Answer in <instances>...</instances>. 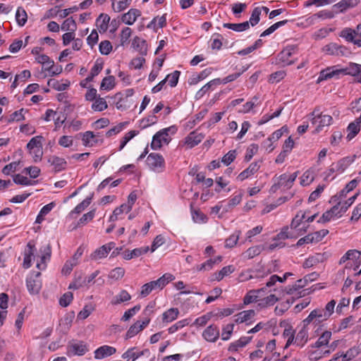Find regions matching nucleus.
<instances>
[{"instance_id":"nucleus-58","label":"nucleus","mask_w":361,"mask_h":361,"mask_svg":"<svg viewBox=\"0 0 361 361\" xmlns=\"http://www.w3.org/2000/svg\"><path fill=\"white\" fill-rule=\"evenodd\" d=\"M180 72L178 71H175L172 73L169 74L165 79H166V81H169V84L171 87H175L176 86L178 78L180 76Z\"/></svg>"},{"instance_id":"nucleus-7","label":"nucleus","mask_w":361,"mask_h":361,"mask_svg":"<svg viewBox=\"0 0 361 361\" xmlns=\"http://www.w3.org/2000/svg\"><path fill=\"white\" fill-rule=\"evenodd\" d=\"M150 322L149 318H145L142 322L137 321L133 325H131L129 329L127 331L126 334V338L128 339L141 331L145 327H146Z\"/></svg>"},{"instance_id":"nucleus-40","label":"nucleus","mask_w":361,"mask_h":361,"mask_svg":"<svg viewBox=\"0 0 361 361\" xmlns=\"http://www.w3.org/2000/svg\"><path fill=\"white\" fill-rule=\"evenodd\" d=\"M261 13L262 8L260 7H256L253 9L250 20L246 21L249 26L251 25L253 27L259 22Z\"/></svg>"},{"instance_id":"nucleus-18","label":"nucleus","mask_w":361,"mask_h":361,"mask_svg":"<svg viewBox=\"0 0 361 361\" xmlns=\"http://www.w3.org/2000/svg\"><path fill=\"white\" fill-rule=\"evenodd\" d=\"M360 3V0H341L338 3L334 4L333 8L338 9L339 12H344L350 8L356 6Z\"/></svg>"},{"instance_id":"nucleus-22","label":"nucleus","mask_w":361,"mask_h":361,"mask_svg":"<svg viewBox=\"0 0 361 361\" xmlns=\"http://www.w3.org/2000/svg\"><path fill=\"white\" fill-rule=\"evenodd\" d=\"M235 270V268L232 265H228L223 267L220 271L215 272L213 274V278L212 279V281H220L222 280L225 276L229 275L230 274L233 273Z\"/></svg>"},{"instance_id":"nucleus-16","label":"nucleus","mask_w":361,"mask_h":361,"mask_svg":"<svg viewBox=\"0 0 361 361\" xmlns=\"http://www.w3.org/2000/svg\"><path fill=\"white\" fill-rule=\"evenodd\" d=\"M298 174L299 171H296L290 176H288L286 173H283L279 176L277 179L279 181L283 182L281 187H284L286 189H290L293 186V183L298 177Z\"/></svg>"},{"instance_id":"nucleus-59","label":"nucleus","mask_w":361,"mask_h":361,"mask_svg":"<svg viewBox=\"0 0 361 361\" xmlns=\"http://www.w3.org/2000/svg\"><path fill=\"white\" fill-rule=\"evenodd\" d=\"M233 328H234L233 324H228L226 325L222 329L221 339L224 341L228 340L232 334Z\"/></svg>"},{"instance_id":"nucleus-54","label":"nucleus","mask_w":361,"mask_h":361,"mask_svg":"<svg viewBox=\"0 0 361 361\" xmlns=\"http://www.w3.org/2000/svg\"><path fill=\"white\" fill-rule=\"evenodd\" d=\"M189 324V320L188 319H185L183 320H180L177 322L176 324L172 325L168 329V331L169 334H173L178 330L183 328L184 326Z\"/></svg>"},{"instance_id":"nucleus-46","label":"nucleus","mask_w":361,"mask_h":361,"mask_svg":"<svg viewBox=\"0 0 361 361\" xmlns=\"http://www.w3.org/2000/svg\"><path fill=\"white\" fill-rule=\"evenodd\" d=\"M307 212H302L300 210L295 216L293 219L290 226L292 228H298L302 222L303 219H305Z\"/></svg>"},{"instance_id":"nucleus-63","label":"nucleus","mask_w":361,"mask_h":361,"mask_svg":"<svg viewBox=\"0 0 361 361\" xmlns=\"http://www.w3.org/2000/svg\"><path fill=\"white\" fill-rule=\"evenodd\" d=\"M236 157V151L235 150H230L227 154H226L221 159V161L226 166L231 164Z\"/></svg>"},{"instance_id":"nucleus-34","label":"nucleus","mask_w":361,"mask_h":361,"mask_svg":"<svg viewBox=\"0 0 361 361\" xmlns=\"http://www.w3.org/2000/svg\"><path fill=\"white\" fill-rule=\"evenodd\" d=\"M131 299L130 295L126 290H122L111 301L112 305H118L127 302Z\"/></svg>"},{"instance_id":"nucleus-5","label":"nucleus","mask_w":361,"mask_h":361,"mask_svg":"<svg viewBox=\"0 0 361 361\" xmlns=\"http://www.w3.org/2000/svg\"><path fill=\"white\" fill-rule=\"evenodd\" d=\"M307 282H308V279H307V278H303V279L298 280L295 283V284H293L291 286H288V287H285V288L281 287V288L279 290L274 288V290L279 292V294L282 293L283 295H284V294L293 295L295 291L306 286L307 284Z\"/></svg>"},{"instance_id":"nucleus-49","label":"nucleus","mask_w":361,"mask_h":361,"mask_svg":"<svg viewBox=\"0 0 361 361\" xmlns=\"http://www.w3.org/2000/svg\"><path fill=\"white\" fill-rule=\"evenodd\" d=\"M71 349L73 353L77 355H83L87 351V348L85 344L82 342L74 343L71 345Z\"/></svg>"},{"instance_id":"nucleus-41","label":"nucleus","mask_w":361,"mask_h":361,"mask_svg":"<svg viewBox=\"0 0 361 361\" xmlns=\"http://www.w3.org/2000/svg\"><path fill=\"white\" fill-rule=\"evenodd\" d=\"M339 49H345V47L338 45L336 43H330L325 46L324 51L331 55H339Z\"/></svg>"},{"instance_id":"nucleus-45","label":"nucleus","mask_w":361,"mask_h":361,"mask_svg":"<svg viewBox=\"0 0 361 361\" xmlns=\"http://www.w3.org/2000/svg\"><path fill=\"white\" fill-rule=\"evenodd\" d=\"M340 37L344 38L348 42H353L355 39V32L349 27L344 28L340 33Z\"/></svg>"},{"instance_id":"nucleus-42","label":"nucleus","mask_w":361,"mask_h":361,"mask_svg":"<svg viewBox=\"0 0 361 361\" xmlns=\"http://www.w3.org/2000/svg\"><path fill=\"white\" fill-rule=\"evenodd\" d=\"M61 29L65 31L75 32L77 29V25L73 17L66 18L61 25Z\"/></svg>"},{"instance_id":"nucleus-62","label":"nucleus","mask_w":361,"mask_h":361,"mask_svg":"<svg viewBox=\"0 0 361 361\" xmlns=\"http://www.w3.org/2000/svg\"><path fill=\"white\" fill-rule=\"evenodd\" d=\"M132 0H119L117 2L116 7L114 6V3L112 4V7L116 12H121L128 7Z\"/></svg>"},{"instance_id":"nucleus-38","label":"nucleus","mask_w":361,"mask_h":361,"mask_svg":"<svg viewBox=\"0 0 361 361\" xmlns=\"http://www.w3.org/2000/svg\"><path fill=\"white\" fill-rule=\"evenodd\" d=\"M214 84H220V79L217 78V79L211 80L210 82H209L208 83L204 85L200 90H199L197 92V93L195 94V99H199L202 98L204 95V94L207 91H209V90L210 89L212 85Z\"/></svg>"},{"instance_id":"nucleus-39","label":"nucleus","mask_w":361,"mask_h":361,"mask_svg":"<svg viewBox=\"0 0 361 361\" xmlns=\"http://www.w3.org/2000/svg\"><path fill=\"white\" fill-rule=\"evenodd\" d=\"M16 19L19 26H23L27 20V13L22 7H18L16 13Z\"/></svg>"},{"instance_id":"nucleus-44","label":"nucleus","mask_w":361,"mask_h":361,"mask_svg":"<svg viewBox=\"0 0 361 361\" xmlns=\"http://www.w3.org/2000/svg\"><path fill=\"white\" fill-rule=\"evenodd\" d=\"M48 85L57 91L66 90L70 85V82L63 83L54 79L48 81Z\"/></svg>"},{"instance_id":"nucleus-36","label":"nucleus","mask_w":361,"mask_h":361,"mask_svg":"<svg viewBox=\"0 0 361 361\" xmlns=\"http://www.w3.org/2000/svg\"><path fill=\"white\" fill-rule=\"evenodd\" d=\"M157 23L158 25V26H157L158 27H159V28L164 27L166 24V14H164L161 16H157V17L154 18L153 20L147 25V27L156 29Z\"/></svg>"},{"instance_id":"nucleus-57","label":"nucleus","mask_w":361,"mask_h":361,"mask_svg":"<svg viewBox=\"0 0 361 361\" xmlns=\"http://www.w3.org/2000/svg\"><path fill=\"white\" fill-rule=\"evenodd\" d=\"M240 232L237 231L230 235L225 241V247L228 248L233 247L239 239Z\"/></svg>"},{"instance_id":"nucleus-20","label":"nucleus","mask_w":361,"mask_h":361,"mask_svg":"<svg viewBox=\"0 0 361 361\" xmlns=\"http://www.w3.org/2000/svg\"><path fill=\"white\" fill-rule=\"evenodd\" d=\"M202 139L203 136L202 134H197L195 132H192L185 137V142L189 148H192L200 143Z\"/></svg>"},{"instance_id":"nucleus-60","label":"nucleus","mask_w":361,"mask_h":361,"mask_svg":"<svg viewBox=\"0 0 361 361\" xmlns=\"http://www.w3.org/2000/svg\"><path fill=\"white\" fill-rule=\"evenodd\" d=\"M73 298V293L71 292H67L61 297L59 300V304L61 306L66 307L71 304Z\"/></svg>"},{"instance_id":"nucleus-35","label":"nucleus","mask_w":361,"mask_h":361,"mask_svg":"<svg viewBox=\"0 0 361 361\" xmlns=\"http://www.w3.org/2000/svg\"><path fill=\"white\" fill-rule=\"evenodd\" d=\"M82 143L85 146L92 147L97 142L95 135L92 131H86L82 135Z\"/></svg>"},{"instance_id":"nucleus-13","label":"nucleus","mask_w":361,"mask_h":361,"mask_svg":"<svg viewBox=\"0 0 361 361\" xmlns=\"http://www.w3.org/2000/svg\"><path fill=\"white\" fill-rule=\"evenodd\" d=\"M116 352V349L114 347L106 345H102L94 351V358L98 360L103 359L106 357L114 355Z\"/></svg>"},{"instance_id":"nucleus-8","label":"nucleus","mask_w":361,"mask_h":361,"mask_svg":"<svg viewBox=\"0 0 361 361\" xmlns=\"http://www.w3.org/2000/svg\"><path fill=\"white\" fill-rule=\"evenodd\" d=\"M36 251V247L32 242H29L27 244L26 249L24 252V259L23 267L25 269H28L32 265V259L34 256V253Z\"/></svg>"},{"instance_id":"nucleus-52","label":"nucleus","mask_w":361,"mask_h":361,"mask_svg":"<svg viewBox=\"0 0 361 361\" xmlns=\"http://www.w3.org/2000/svg\"><path fill=\"white\" fill-rule=\"evenodd\" d=\"M99 49L102 54L108 55L112 50V45L110 41H102L99 45Z\"/></svg>"},{"instance_id":"nucleus-6","label":"nucleus","mask_w":361,"mask_h":361,"mask_svg":"<svg viewBox=\"0 0 361 361\" xmlns=\"http://www.w3.org/2000/svg\"><path fill=\"white\" fill-rule=\"evenodd\" d=\"M115 247V243L114 242H110L107 244H105L98 249H97L94 252H93L90 257L93 260H99L106 257L109 252L114 249Z\"/></svg>"},{"instance_id":"nucleus-33","label":"nucleus","mask_w":361,"mask_h":361,"mask_svg":"<svg viewBox=\"0 0 361 361\" xmlns=\"http://www.w3.org/2000/svg\"><path fill=\"white\" fill-rule=\"evenodd\" d=\"M255 315V312L253 310L240 312L239 314L236 315L237 318L235 319V322L243 323L254 317Z\"/></svg>"},{"instance_id":"nucleus-24","label":"nucleus","mask_w":361,"mask_h":361,"mask_svg":"<svg viewBox=\"0 0 361 361\" xmlns=\"http://www.w3.org/2000/svg\"><path fill=\"white\" fill-rule=\"evenodd\" d=\"M145 351H147V350L135 351V348H131L122 355V357L126 359L127 361H135L138 357L144 355Z\"/></svg>"},{"instance_id":"nucleus-48","label":"nucleus","mask_w":361,"mask_h":361,"mask_svg":"<svg viewBox=\"0 0 361 361\" xmlns=\"http://www.w3.org/2000/svg\"><path fill=\"white\" fill-rule=\"evenodd\" d=\"M125 274V269L122 267H116L112 269L109 274V278L118 281L123 277Z\"/></svg>"},{"instance_id":"nucleus-55","label":"nucleus","mask_w":361,"mask_h":361,"mask_svg":"<svg viewBox=\"0 0 361 361\" xmlns=\"http://www.w3.org/2000/svg\"><path fill=\"white\" fill-rule=\"evenodd\" d=\"M141 306L140 305H137L133 307L126 311L121 318V320L123 322H126L129 320L131 317H133L138 311H140Z\"/></svg>"},{"instance_id":"nucleus-15","label":"nucleus","mask_w":361,"mask_h":361,"mask_svg":"<svg viewBox=\"0 0 361 361\" xmlns=\"http://www.w3.org/2000/svg\"><path fill=\"white\" fill-rule=\"evenodd\" d=\"M149 247H142L139 248L133 249L131 251L126 250L123 252V258L126 260H130L135 257H138L143 254L147 253L149 251Z\"/></svg>"},{"instance_id":"nucleus-9","label":"nucleus","mask_w":361,"mask_h":361,"mask_svg":"<svg viewBox=\"0 0 361 361\" xmlns=\"http://www.w3.org/2000/svg\"><path fill=\"white\" fill-rule=\"evenodd\" d=\"M203 338L209 342H215L219 337V330L216 325H209L202 333Z\"/></svg>"},{"instance_id":"nucleus-50","label":"nucleus","mask_w":361,"mask_h":361,"mask_svg":"<svg viewBox=\"0 0 361 361\" xmlns=\"http://www.w3.org/2000/svg\"><path fill=\"white\" fill-rule=\"evenodd\" d=\"M175 279V276L169 273L164 274L162 276L157 279L160 285V290L163 289L170 281Z\"/></svg>"},{"instance_id":"nucleus-53","label":"nucleus","mask_w":361,"mask_h":361,"mask_svg":"<svg viewBox=\"0 0 361 361\" xmlns=\"http://www.w3.org/2000/svg\"><path fill=\"white\" fill-rule=\"evenodd\" d=\"M360 353L359 347L350 348L345 354L341 355L343 360L349 361L356 357Z\"/></svg>"},{"instance_id":"nucleus-25","label":"nucleus","mask_w":361,"mask_h":361,"mask_svg":"<svg viewBox=\"0 0 361 361\" xmlns=\"http://www.w3.org/2000/svg\"><path fill=\"white\" fill-rule=\"evenodd\" d=\"M110 17L107 14L102 13L97 19V25L99 32H106L108 29Z\"/></svg>"},{"instance_id":"nucleus-43","label":"nucleus","mask_w":361,"mask_h":361,"mask_svg":"<svg viewBox=\"0 0 361 361\" xmlns=\"http://www.w3.org/2000/svg\"><path fill=\"white\" fill-rule=\"evenodd\" d=\"M115 86V78L113 75L105 77L101 83L100 88L106 90H111Z\"/></svg>"},{"instance_id":"nucleus-23","label":"nucleus","mask_w":361,"mask_h":361,"mask_svg":"<svg viewBox=\"0 0 361 361\" xmlns=\"http://www.w3.org/2000/svg\"><path fill=\"white\" fill-rule=\"evenodd\" d=\"M132 45L134 49L138 51L142 55H146L147 51V45L146 41L139 37H134Z\"/></svg>"},{"instance_id":"nucleus-47","label":"nucleus","mask_w":361,"mask_h":361,"mask_svg":"<svg viewBox=\"0 0 361 361\" xmlns=\"http://www.w3.org/2000/svg\"><path fill=\"white\" fill-rule=\"evenodd\" d=\"M262 252V248L260 246H253L248 248L244 253V257L247 259H252L253 257L259 255Z\"/></svg>"},{"instance_id":"nucleus-26","label":"nucleus","mask_w":361,"mask_h":361,"mask_svg":"<svg viewBox=\"0 0 361 361\" xmlns=\"http://www.w3.org/2000/svg\"><path fill=\"white\" fill-rule=\"evenodd\" d=\"M265 289L266 288H262L257 290H250L244 298V303L245 305H248L257 301V298H259V294L261 292H264Z\"/></svg>"},{"instance_id":"nucleus-64","label":"nucleus","mask_w":361,"mask_h":361,"mask_svg":"<svg viewBox=\"0 0 361 361\" xmlns=\"http://www.w3.org/2000/svg\"><path fill=\"white\" fill-rule=\"evenodd\" d=\"M313 311H316L315 314V322L316 325L322 322L323 321L326 320L329 317L324 312V310L322 309H316Z\"/></svg>"},{"instance_id":"nucleus-61","label":"nucleus","mask_w":361,"mask_h":361,"mask_svg":"<svg viewBox=\"0 0 361 361\" xmlns=\"http://www.w3.org/2000/svg\"><path fill=\"white\" fill-rule=\"evenodd\" d=\"M95 211L91 210L89 212L85 214L82 215V216L79 219L78 222V226H80V225H85L87 222L92 221L93 218L94 217Z\"/></svg>"},{"instance_id":"nucleus-17","label":"nucleus","mask_w":361,"mask_h":361,"mask_svg":"<svg viewBox=\"0 0 361 361\" xmlns=\"http://www.w3.org/2000/svg\"><path fill=\"white\" fill-rule=\"evenodd\" d=\"M141 15L140 10L136 8H131L128 13L123 14L122 16V21L127 25H133L137 20V17Z\"/></svg>"},{"instance_id":"nucleus-51","label":"nucleus","mask_w":361,"mask_h":361,"mask_svg":"<svg viewBox=\"0 0 361 361\" xmlns=\"http://www.w3.org/2000/svg\"><path fill=\"white\" fill-rule=\"evenodd\" d=\"M42 136H36L32 137L29 142L27 144V148L28 150L35 149L37 147H42Z\"/></svg>"},{"instance_id":"nucleus-37","label":"nucleus","mask_w":361,"mask_h":361,"mask_svg":"<svg viewBox=\"0 0 361 361\" xmlns=\"http://www.w3.org/2000/svg\"><path fill=\"white\" fill-rule=\"evenodd\" d=\"M108 108V104L102 97H97L92 104V109L95 111H102Z\"/></svg>"},{"instance_id":"nucleus-1","label":"nucleus","mask_w":361,"mask_h":361,"mask_svg":"<svg viewBox=\"0 0 361 361\" xmlns=\"http://www.w3.org/2000/svg\"><path fill=\"white\" fill-rule=\"evenodd\" d=\"M311 122L313 125H316L318 123L315 128V131L319 133L325 126H329L332 124L333 118L330 115L322 114L320 111L319 106L314 108V111L309 114Z\"/></svg>"},{"instance_id":"nucleus-11","label":"nucleus","mask_w":361,"mask_h":361,"mask_svg":"<svg viewBox=\"0 0 361 361\" xmlns=\"http://www.w3.org/2000/svg\"><path fill=\"white\" fill-rule=\"evenodd\" d=\"M342 75L360 78L361 75V64L350 62L345 68H341Z\"/></svg>"},{"instance_id":"nucleus-4","label":"nucleus","mask_w":361,"mask_h":361,"mask_svg":"<svg viewBox=\"0 0 361 361\" xmlns=\"http://www.w3.org/2000/svg\"><path fill=\"white\" fill-rule=\"evenodd\" d=\"M41 273L37 272L35 276H30L26 279L27 288L31 295H37L41 290L42 282L38 279Z\"/></svg>"},{"instance_id":"nucleus-10","label":"nucleus","mask_w":361,"mask_h":361,"mask_svg":"<svg viewBox=\"0 0 361 361\" xmlns=\"http://www.w3.org/2000/svg\"><path fill=\"white\" fill-rule=\"evenodd\" d=\"M294 49L293 47H288L281 51L277 56L279 63H281L284 66L293 64V62L289 59L292 56Z\"/></svg>"},{"instance_id":"nucleus-12","label":"nucleus","mask_w":361,"mask_h":361,"mask_svg":"<svg viewBox=\"0 0 361 361\" xmlns=\"http://www.w3.org/2000/svg\"><path fill=\"white\" fill-rule=\"evenodd\" d=\"M260 166L257 161H254L251 163L249 166L243 171L237 177L238 180L240 181H243L244 180L248 178L251 176L254 175L255 173L258 171Z\"/></svg>"},{"instance_id":"nucleus-21","label":"nucleus","mask_w":361,"mask_h":361,"mask_svg":"<svg viewBox=\"0 0 361 361\" xmlns=\"http://www.w3.org/2000/svg\"><path fill=\"white\" fill-rule=\"evenodd\" d=\"M74 317V312H72L66 314L64 317L61 319L59 326L62 331L66 333L71 329Z\"/></svg>"},{"instance_id":"nucleus-2","label":"nucleus","mask_w":361,"mask_h":361,"mask_svg":"<svg viewBox=\"0 0 361 361\" xmlns=\"http://www.w3.org/2000/svg\"><path fill=\"white\" fill-rule=\"evenodd\" d=\"M147 164L154 172L160 173L164 170L165 161L162 155L150 153L147 158Z\"/></svg>"},{"instance_id":"nucleus-29","label":"nucleus","mask_w":361,"mask_h":361,"mask_svg":"<svg viewBox=\"0 0 361 361\" xmlns=\"http://www.w3.org/2000/svg\"><path fill=\"white\" fill-rule=\"evenodd\" d=\"M353 161V159L349 157H344L336 163H334L336 170L338 173H343Z\"/></svg>"},{"instance_id":"nucleus-19","label":"nucleus","mask_w":361,"mask_h":361,"mask_svg":"<svg viewBox=\"0 0 361 361\" xmlns=\"http://www.w3.org/2000/svg\"><path fill=\"white\" fill-rule=\"evenodd\" d=\"M179 310L176 307H171L162 314V322L170 323L176 320L179 315Z\"/></svg>"},{"instance_id":"nucleus-28","label":"nucleus","mask_w":361,"mask_h":361,"mask_svg":"<svg viewBox=\"0 0 361 361\" xmlns=\"http://www.w3.org/2000/svg\"><path fill=\"white\" fill-rule=\"evenodd\" d=\"M307 329L305 326H303L297 334V336L295 339V343L298 346L302 347L307 343Z\"/></svg>"},{"instance_id":"nucleus-31","label":"nucleus","mask_w":361,"mask_h":361,"mask_svg":"<svg viewBox=\"0 0 361 361\" xmlns=\"http://www.w3.org/2000/svg\"><path fill=\"white\" fill-rule=\"evenodd\" d=\"M223 27L235 32H243L249 29V25L247 22L240 23H224Z\"/></svg>"},{"instance_id":"nucleus-14","label":"nucleus","mask_w":361,"mask_h":361,"mask_svg":"<svg viewBox=\"0 0 361 361\" xmlns=\"http://www.w3.org/2000/svg\"><path fill=\"white\" fill-rule=\"evenodd\" d=\"M48 162L54 166L55 172L61 171L67 166V162L63 158L55 155L49 157Z\"/></svg>"},{"instance_id":"nucleus-56","label":"nucleus","mask_w":361,"mask_h":361,"mask_svg":"<svg viewBox=\"0 0 361 361\" xmlns=\"http://www.w3.org/2000/svg\"><path fill=\"white\" fill-rule=\"evenodd\" d=\"M92 201V197H87L82 202L78 204L74 209L71 212V214L75 213V214H80L81 213L86 207H87Z\"/></svg>"},{"instance_id":"nucleus-3","label":"nucleus","mask_w":361,"mask_h":361,"mask_svg":"<svg viewBox=\"0 0 361 361\" xmlns=\"http://www.w3.org/2000/svg\"><path fill=\"white\" fill-rule=\"evenodd\" d=\"M341 76H343L342 70L341 68H339V66H329L320 71L317 82L319 83L322 81L331 78L339 79Z\"/></svg>"},{"instance_id":"nucleus-32","label":"nucleus","mask_w":361,"mask_h":361,"mask_svg":"<svg viewBox=\"0 0 361 361\" xmlns=\"http://www.w3.org/2000/svg\"><path fill=\"white\" fill-rule=\"evenodd\" d=\"M360 124L356 121L350 123L348 128L347 131L348 132L346 138L348 140H352L360 131Z\"/></svg>"},{"instance_id":"nucleus-30","label":"nucleus","mask_w":361,"mask_h":361,"mask_svg":"<svg viewBox=\"0 0 361 361\" xmlns=\"http://www.w3.org/2000/svg\"><path fill=\"white\" fill-rule=\"evenodd\" d=\"M323 256L320 253H317L315 255L311 256L306 259L303 263L304 268H310L322 261Z\"/></svg>"},{"instance_id":"nucleus-27","label":"nucleus","mask_w":361,"mask_h":361,"mask_svg":"<svg viewBox=\"0 0 361 361\" xmlns=\"http://www.w3.org/2000/svg\"><path fill=\"white\" fill-rule=\"evenodd\" d=\"M331 332L329 331H325L320 336V337L317 341V342L314 344L312 345V348H319L323 345H327L329 342V340L331 339Z\"/></svg>"}]
</instances>
